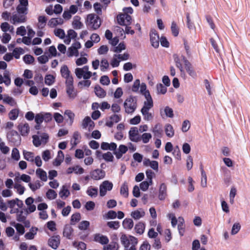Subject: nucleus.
I'll return each instance as SVG.
<instances>
[{"label":"nucleus","instance_id":"obj_1","mask_svg":"<svg viewBox=\"0 0 250 250\" xmlns=\"http://www.w3.org/2000/svg\"><path fill=\"white\" fill-rule=\"evenodd\" d=\"M62 77L65 79V85L66 93L70 98L74 99L76 96V93L74 92L73 85V78L71 75L70 71L66 65H62L60 70Z\"/></svg>","mask_w":250,"mask_h":250},{"label":"nucleus","instance_id":"obj_2","mask_svg":"<svg viewBox=\"0 0 250 250\" xmlns=\"http://www.w3.org/2000/svg\"><path fill=\"white\" fill-rule=\"evenodd\" d=\"M86 24L92 30H96L101 25V20L98 15L94 14H90L87 16Z\"/></svg>","mask_w":250,"mask_h":250},{"label":"nucleus","instance_id":"obj_3","mask_svg":"<svg viewBox=\"0 0 250 250\" xmlns=\"http://www.w3.org/2000/svg\"><path fill=\"white\" fill-rule=\"evenodd\" d=\"M125 112L127 114L133 113L137 108V100L135 97L130 96L124 104Z\"/></svg>","mask_w":250,"mask_h":250},{"label":"nucleus","instance_id":"obj_4","mask_svg":"<svg viewBox=\"0 0 250 250\" xmlns=\"http://www.w3.org/2000/svg\"><path fill=\"white\" fill-rule=\"evenodd\" d=\"M7 138L8 141L14 146H19L21 143V137L18 132L12 130L9 131L7 134Z\"/></svg>","mask_w":250,"mask_h":250},{"label":"nucleus","instance_id":"obj_5","mask_svg":"<svg viewBox=\"0 0 250 250\" xmlns=\"http://www.w3.org/2000/svg\"><path fill=\"white\" fill-rule=\"evenodd\" d=\"M150 41L151 45L155 48H157L159 46L160 37L157 31L152 29L149 32Z\"/></svg>","mask_w":250,"mask_h":250},{"label":"nucleus","instance_id":"obj_6","mask_svg":"<svg viewBox=\"0 0 250 250\" xmlns=\"http://www.w3.org/2000/svg\"><path fill=\"white\" fill-rule=\"evenodd\" d=\"M118 23L121 25H129L132 21L131 17L126 13H121L117 16Z\"/></svg>","mask_w":250,"mask_h":250},{"label":"nucleus","instance_id":"obj_7","mask_svg":"<svg viewBox=\"0 0 250 250\" xmlns=\"http://www.w3.org/2000/svg\"><path fill=\"white\" fill-rule=\"evenodd\" d=\"M182 59L184 62L185 69L189 76L193 78L197 77V74L193 69L191 63L186 59V58L182 56Z\"/></svg>","mask_w":250,"mask_h":250},{"label":"nucleus","instance_id":"obj_8","mask_svg":"<svg viewBox=\"0 0 250 250\" xmlns=\"http://www.w3.org/2000/svg\"><path fill=\"white\" fill-rule=\"evenodd\" d=\"M60 244V237L59 235H53L49 238L48 240V245L52 249H57Z\"/></svg>","mask_w":250,"mask_h":250},{"label":"nucleus","instance_id":"obj_9","mask_svg":"<svg viewBox=\"0 0 250 250\" xmlns=\"http://www.w3.org/2000/svg\"><path fill=\"white\" fill-rule=\"evenodd\" d=\"M128 133L129 139L131 141L138 142L141 140V138L139 136L138 130L137 127H131Z\"/></svg>","mask_w":250,"mask_h":250},{"label":"nucleus","instance_id":"obj_10","mask_svg":"<svg viewBox=\"0 0 250 250\" xmlns=\"http://www.w3.org/2000/svg\"><path fill=\"white\" fill-rule=\"evenodd\" d=\"M105 172L102 169H96L90 172L91 178L98 180L104 178L105 176Z\"/></svg>","mask_w":250,"mask_h":250},{"label":"nucleus","instance_id":"obj_11","mask_svg":"<svg viewBox=\"0 0 250 250\" xmlns=\"http://www.w3.org/2000/svg\"><path fill=\"white\" fill-rule=\"evenodd\" d=\"M18 129L23 136H27L30 130L29 125L27 123H20L18 126Z\"/></svg>","mask_w":250,"mask_h":250},{"label":"nucleus","instance_id":"obj_12","mask_svg":"<svg viewBox=\"0 0 250 250\" xmlns=\"http://www.w3.org/2000/svg\"><path fill=\"white\" fill-rule=\"evenodd\" d=\"M94 240L102 245L107 244L109 242V239L106 236L102 235L100 233H96L94 235Z\"/></svg>","mask_w":250,"mask_h":250},{"label":"nucleus","instance_id":"obj_13","mask_svg":"<svg viewBox=\"0 0 250 250\" xmlns=\"http://www.w3.org/2000/svg\"><path fill=\"white\" fill-rule=\"evenodd\" d=\"M128 150L127 147L124 145H121L119 146L118 150L116 149L113 152L118 159H120L123 155Z\"/></svg>","mask_w":250,"mask_h":250},{"label":"nucleus","instance_id":"obj_14","mask_svg":"<svg viewBox=\"0 0 250 250\" xmlns=\"http://www.w3.org/2000/svg\"><path fill=\"white\" fill-rule=\"evenodd\" d=\"M11 78L9 71H5L3 73V77L0 74V84L4 83L7 86L11 84Z\"/></svg>","mask_w":250,"mask_h":250},{"label":"nucleus","instance_id":"obj_15","mask_svg":"<svg viewBox=\"0 0 250 250\" xmlns=\"http://www.w3.org/2000/svg\"><path fill=\"white\" fill-rule=\"evenodd\" d=\"M167 196V187L165 183L160 185L158 197L160 200H164Z\"/></svg>","mask_w":250,"mask_h":250},{"label":"nucleus","instance_id":"obj_16","mask_svg":"<svg viewBox=\"0 0 250 250\" xmlns=\"http://www.w3.org/2000/svg\"><path fill=\"white\" fill-rule=\"evenodd\" d=\"M101 148L103 150H110L114 151L117 148V145L113 142L110 144L106 142H103L101 145Z\"/></svg>","mask_w":250,"mask_h":250},{"label":"nucleus","instance_id":"obj_17","mask_svg":"<svg viewBox=\"0 0 250 250\" xmlns=\"http://www.w3.org/2000/svg\"><path fill=\"white\" fill-rule=\"evenodd\" d=\"M149 109L147 108L142 107L141 113L143 116L144 119L146 121H150L153 118L152 114L149 112Z\"/></svg>","mask_w":250,"mask_h":250},{"label":"nucleus","instance_id":"obj_18","mask_svg":"<svg viewBox=\"0 0 250 250\" xmlns=\"http://www.w3.org/2000/svg\"><path fill=\"white\" fill-rule=\"evenodd\" d=\"M82 125L83 128H86L89 126V129L90 128L92 129L94 127V123L91 120L89 117L87 116L83 120Z\"/></svg>","mask_w":250,"mask_h":250},{"label":"nucleus","instance_id":"obj_19","mask_svg":"<svg viewBox=\"0 0 250 250\" xmlns=\"http://www.w3.org/2000/svg\"><path fill=\"white\" fill-rule=\"evenodd\" d=\"M94 91L95 94L99 98H103L106 96L105 91L99 85L95 86Z\"/></svg>","mask_w":250,"mask_h":250},{"label":"nucleus","instance_id":"obj_20","mask_svg":"<svg viewBox=\"0 0 250 250\" xmlns=\"http://www.w3.org/2000/svg\"><path fill=\"white\" fill-rule=\"evenodd\" d=\"M200 169L201 170L202 176L201 185L202 187L205 188L207 185V176L206 172L203 169V166L202 164H201L200 166Z\"/></svg>","mask_w":250,"mask_h":250},{"label":"nucleus","instance_id":"obj_21","mask_svg":"<svg viewBox=\"0 0 250 250\" xmlns=\"http://www.w3.org/2000/svg\"><path fill=\"white\" fill-rule=\"evenodd\" d=\"M81 17L78 16H76L74 17L73 21L72 22V26L75 29H81L83 24L81 22Z\"/></svg>","mask_w":250,"mask_h":250},{"label":"nucleus","instance_id":"obj_22","mask_svg":"<svg viewBox=\"0 0 250 250\" xmlns=\"http://www.w3.org/2000/svg\"><path fill=\"white\" fill-rule=\"evenodd\" d=\"M73 231V228L69 225H66L63 229V235L68 239H70Z\"/></svg>","mask_w":250,"mask_h":250},{"label":"nucleus","instance_id":"obj_23","mask_svg":"<svg viewBox=\"0 0 250 250\" xmlns=\"http://www.w3.org/2000/svg\"><path fill=\"white\" fill-rule=\"evenodd\" d=\"M125 31H124V29L120 27H117V31L118 32L121 33V36H122L123 35V34H130L131 35H133L134 34V31L133 30L131 29V27L128 26V25H125Z\"/></svg>","mask_w":250,"mask_h":250},{"label":"nucleus","instance_id":"obj_24","mask_svg":"<svg viewBox=\"0 0 250 250\" xmlns=\"http://www.w3.org/2000/svg\"><path fill=\"white\" fill-rule=\"evenodd\" d=\"M36 175L40 179L44 182L47 180V176L46 172L41 168H38L36 171Z\"/></svg>","mask_w":250,"mask_h":250},{"label":"nucleus","instance_id":"obj_25","mask_svg":"<svg viewBox=\"0 0 250 250\" xmlns=\"http://www.w3.org/2000/svg\"><path fill=\"white\" fill-rule=\"evenodd\" d=\"M62 23L63 20L62 18H52L48 21V25L51 27H54Z\"/></svg>","mask_w":250,"mask_h":250},{"label":"nucleus","instance_id":"obj_26","mask_svg":"<svg viewBox=\"0 0 250 250\" xmlns=\"http://www.w3.org/2000/svg\"><path fill=\"white\" fill-rule=\"evenodd\" d=\"M12 20L13 23H22L26 21V16L24 15H18L17 14L13 15L12 16Z\"/></svg>","mask_w":250,"mask_h":250},{"label":"nucleus","instance_id":"obj_27","mask_svg":"<svg viewBox=\"0 0 250 250\" xmlns=\"http://www.w3.org/2000/svg\"><path fill=\"white\" fill-rule=\"evenodd\" d=\"M38 230V228L32 227L30 231L27 232L24 237L26 239L32 240L34 238L35 235L37 234V231Z\"/></svg>","mask_w":250,"mask_h":250},{"label":"nucleus","instance_id":"obj_28","mask_svg":"<svg viewBox=\"0 0 250 250\" xmlns=\"http://www.w3.org/2000/svg\"><path fill=\"white\" fill-rule=\"evenodd\" d=\"M120 194L125 198L128 196V188L126 182H125L121 187Z\"/></svg>","mask_w":250,"mask_h":250},{"label":"nucleus","instance_id":"obj_29","mask_svg":"<svg viewBox=\"0 0 250 250\" xmlns=\"http://www.w3.org/2000/svg\"><path fill=\"white\" fill-rule=\"evenodd\" d=\"M123 227L125 229H131L134 226L133 220L130 218H125L123 222Z\"/></svg>","mask_w":250,"mask_h":250},{"label":"nucleus","instance_id":"obj_30","mask_svg":"<svg viewBox=\"0 0 250 250\" xmlns=\"http://www.w3.org/2000/svg\"><path fill=\"white\" fill-rule=\"evenodd\" d=\"M179 224L178 229L181 236H183L185 232L184 220L182 217H179Z\"/></svg>","mask_w":250,"mask_h":250},{"label":"nucleus","instance_id":"obj_31","mask_svg":"<svg viewBox=\"0 0 250 250\" xmlns=\"http://www.w3.org/2000/svg\"><path fill=\"white\" fill-rule=\"evenodd\" d=\"M23 155L24 158L28 161L31 162L34 161V154L32 152L27 151L25 150L23 151Z\"/></svg>","mask_w":250,"mask_h":250},{"label":"nucleus","instance_id":"obj_32","mask_svg":"<svg viewBox=\"0 0 250 250\" xmlns=\"http://www.w3.org/2000/svg\"><path fill=\"white\" fill-rule=\"evenodd\" d=\"M38 28L42 29L46 25L47 18L44 16H40L38 17Z\"/></svg>","mask_w":250,"mask_h":250},{"label":"nucleus","instance_id":"obj_33","mask_svg":"<svg viewBox=\"0 0 250 250\" xmlns=\"http://www.w3.org/2000/svg\"><path fill=\"white\" fill-rule=\"evenodd\" d=\"M165 132L167 136L172 137L174 135L173 126L170 124H167L165 126Z\"/></svg>","mask_w":250,"mask_h":250},{"label":"nucleus","instance_id":"obj_34","mask_svg":"<svg viewBox=\"0 0 250 250\" xmlns=\"http://www.w3.org/2000/svg\"><path fill=\"white\" fill-rule=\"evenodd\" d=\"M3 102L8 104L11 106H15L17 105V102L12 97H10L8 95L4 96V97L3 99Z\"/></svg>","mask_w":250,"mask_h":250},{"label":"nucleus","instance_id":"obj_35","mask_svg":"<svg viewBox=\"0 0 250 250\" xmlns=\"http://www.w3.org/2000/svg\"><path fill=\"white\" fill-rule=\"evenodd\" d=\"M73 139H74L73 143L71 142L73 146H77L80 142L81 139V136L80 132L78 131H76L73 133Z\"/></svg>","mask_w":250,"mask_h":250},{"label":"nucleus","instance_id":"obj_36","mask_svg":"<svg viewBox=\"0 0 250 250\" xmlns=\"http://www.w3.org/2000/svg\"><path fill=\"white\" fill-rule=\"evenodd\" d=\"M145 224L142 222H139L135 226V230L136 233L139 234H142L145 230Z\"/></svg>","mask_w":250,"mask_h":250},{"label":"nucleus","instance_id":"obj_37","mask_svg":"<svg viewBox=\"0 0 250 250\" xmlns=\"http://www.w3.org/2000/svg\"><path fill=\"white\" fill-rule=\"evenodd\" d=\"M19 110L18 109H12L8 113L9 118L11 120H15L18 117Z\"/></svg>","mask_w":250,"mask_h":250},{"label":"nucleus","instance_id":"obj_38","mask_svg":"<svg viewBox=\"0 0 250 250\" xmlns=\"http://www.w3.org/2000/svg\"><path fill=\"white\" fill-rule=\"evenodd\" d=\"M171 30L172 35L174 37H177L178 36L179 33V28L175 21H172L171 23Z\"/></svg>","mask_w":250,"mask_h":250},{"label":"nucleus","instance_id":"obj_39","mask_svg":"<svg viewBox=\"0 0 250 250\" xmlns=\"http://www.w3.org/2000/svg\"><path fill=\"white\" fill-rule=\"evenodd\" d=\"M153 132L155 136L159 137H161L163 133V130L160 124H157L155 125L153 129Z\"/></svg>","mask_w":250,"mask_h":250},{"label":"nucleus","instance_id":"obj_40","mask_svg":"<svg viewBox=\"0 0 250 250\" xmlns=\"http://www.w3.org/2000/svg\"><path fill=\"white\" fill-rule=\"evenodd\" d=\"M81 215L79 212H76L72 215L70 222L71 225H74L75 223H77L80 221Z\"/></svg>","mask_w":250,"mask_h":250},{"label":"nucleus","instance_id":"obj_41","mask_svg":"<svg viewBox=\"0 0 250 250\" xmlns=\"http://www.w3.org/2000/svg\"><path fill=\"white\" fill-rule=\"evenodd\" d=\"M145 212L144 211L140 212L137 210L131 212V215L135 220H138L143 217L145 215Z\"/></svg>","mask_w":250,"mask_h":250},{"label":"nucleus","instance_id":"obj_42","mask_svg":"<svg viewBox=\"0 0 250 250\" xmlns=\"http://www.w3.org/2000/svg\"><path fill=\"white\" fill-rule=\"evenodd\" d=\"M11 224L15 227L17 231L20 234L22 235L24 233L25 229L21 224L19 223L15 224V222L11 223Z\"/></svg>","mask_w":250,"mask_h":250},{"label":"nucleus","instance_id":"obj_43","mask_svg":"<svg viewBox=\"0 0 250 250\" xmlns=\"http://www.w3.org/2000/svg\"><path fill=\"white\" fill-rule=\"evenodd\" d=\"M46 195L48 199L52 200L57 197V194L55 190L49 189L46 192Z\"/></svg>","mask_w":250,"mask_h":250},{"label":"nucleus","instance_id":"obj_44","mask_svg":"<svg viewBox=\"0 0 250 250\" xmlns=\"http://www.w3.org/2000/svg\"><path fill=\"white\" fill-rule=\"evenodd\" d=\"M77 36V33L73 29H69L67 31V40L70 43L71 39H74Z\"/></svg>","mask_w":250,"mask_h":250},{"label":"nucleus","instance_id":"obj_45","mask_svg":"<svg viewBox=\"0 0 250 250\" xmlns=\"http://www.w3.org/2000/svg\"><path fill=\"white\" fill-rule=\"evenodd\" d=\"M11 157L13 159L16 161H19L20 159V155L19 150L15 147L13 148L12 151Z\"/></svg>","mask_w":250,"mask_h":250},{"label":"nucleus","instance_id":"obj_46","mask_svg":"<svg viewBox=\"0 0 250 250\" xmlns=\"http://www.w3.org/2000/svg\"><path fill=\"white\" fill-rule=\"evenodd\" d=\"M164 114L166 116L169 118H173L174 116L173 109L169 106L165 107L164 110Z\"/></svg>","mask_w":250,"mask_h":250},{"label":"nucleus","instance_id":"obj_47","mask_svg":"<svg viewBox=\"0 0 250 250\" xmlns=\"http://www.w3.org/2000/svg\"><path fill=\"white\" fill-rule=\"evenodd\" d=\"M103 158L106 162H113L114 156L110 152H107L103 154Z\"/></svg>","mask_w":250,"mask_h":250},{"label":"nucleus","instance_id":"obj_48","mask_svg":"<svg viewBox=\"0 0 250 250\" xmlns=\"http://www.w3.org/2000/svg\"><path fill=\"white\" fill-rule=\"evenodd\" d=\"M87 194L91 197H96L98 194V189L90 187L86 191Z\"/></svg>","mask_w":250,"mask_h":250},{"label":"nucleus","instance_id":"obj_49","mask_svg":"<svg viewBox=\"0 0 250 250\" xmlns=\"http://www.w3.org/2000/svg\"><path fill=\"white\" fill-rule=\"evenodd\" d=\"M27 7L19 5L17 7V11L20 14H23L25 16L27 14Z\"/></svg>","mask_w":250,"mask_h":250},{"label":"nucleus","instance_id":"obj_50","mask_svg":"<svg viewBox=\"0 0 250 250\" xmlns=\"http://www.w3.org/2000/svg\"><path fill=\"white\" fill-rule=\"evenodd\" d=\"M157 90L158 94H164L167 91V88L162 83L157 84Z\"/></svg>","mask_w":250,"mask_h":250},{"label":"nucleus","instance_id":"obj_51","mask_svg":"<svg viewBox=\"0 0 250 250\" xmlns=\"http://www.w3.org/2000/svg\"><path fill=\"white\" fill-rule=\"evenodd\" d=\"M107 226L111 228L115 229H118L120 227V223L119 221H110L107 223Z\"/></svg>","mask_w":250,"mask_h":250},{"label":"nucleus","instance_id":"obj_52","mask_svg":"<svg viewBox=\"0 0 250 250\" xmlns=\"http://www.w3.org/2000/svg\"><path fill=\"white\" fill-rule=\"evenodd\" d=\"M23 60L25 63L28 64L32 63L35 61L34 58L30 55H25Z\"/></svg>","mask_w":250,"mask_h":250},{"label":"nucleus","instance_id":"obj_53","mask_svg":"<svg viewBox=\"0 0 250 250\" xmlns=\"http://www.w3.org/2000/svg\"><path fill=\"white\" fill-rule=\"evenodd\" d=\"M190 127V124L188 120H185L182 124V130L184 132H187Z\"/></svg>","mask_w":250,"mask_h":250},{"label":"nucleus","instance_id":"obj_54","mask_svg":"<svg viewBox=\"0 0 250 250\" xmlns=\"http://www.w3.org/2000/svg\"><path fill=\"white\" fill-rule=\"evenodd\" d=\"M54 34L60 39H63L65 37V32L62 29L59 28L54 30Z\"/></svg>","mask_w":250,"mask_h":250},{"label":"nucleus","instance_id":"obj_55","mask_svg":"<svg viewBox=\"0 0 250 250\" xmlns=\"http://www.w3.org/2000/svg\"><path fill=\"white\" fill-rule=\"evenodd\" d=\"M93 7L95 11L98 15H101L102 14V6L100 3H95L93 5Z\"/></svg>","mask_w":250,"mask_h":250},{"label":"nucleus","instance_id":"obj_56","mask_svg":"<svg viewBox=\"0 0 250 250\" xmlns=\"http://www.w3.org/2000/svg\"><path fill=\"white\" fill-rule=\"evenodd\" d=\"M90 223L87 221H83L79 225V229L80 230H86L89 227Z\"/></svg>","mask_w":250,"mask_h":250},{"label":"nucleus","instance_id":"obj_57","mask_svg":"<svg viewBox=\"0 0 250 250\" xmlns=\"http://www.w3.org/2000/svg\"><path fill=\"white\" fill-rule=\"evenodd\" d=\"M117 217V213L116 211L110 210L105 214V218L108 219H114Z\"/></svg>","mask_w":250,"mask_h":250},{"label":"nucleus","instance_id":"obj_58","mask_svg":"<svg viewBox=\"0 0 250 250\" xmlns=\"http://www.w3.org/2000/svg\"><path fill=\"white\" fill-rule=\"evenodd\" d=\"M152 136L149 133H143L142 135V137L141 138V140L142 139L143 142L145 144L147 143L149 140L151 138Z\"/></svg>","mask_w":250,"mask_h":250},{"label":"nucleus","instance_id":"obj_59","mask_svg":"<svg viewBox=\"0 0 250 250\" xmlns=\"http://www.w3.org/2000/svg\"><path fill=\"white\" fill-rule=\"evenodd\" d=\"M23 49L21 47L16 48L14 49L12 54L16 59H18L20 58V54L23 53Z\"/></svg>","mask_w":250,"mask_h":250},{"label":"nucleus","instance_id":"obj_60","mask_svg":"<svg viewBox=\"0 0 250 250\" xmlns=\"http://www.w3.org/2000/svg\"><path fill=\"white\" fill-rule=\"evenodd\" d=\"M79 55L78 51L75 49L72 46L68 48V56L72 57L74 55L77 56Z\"/></svg>","mask_w":250,"mask_h":250},{"label":"nucleus","instance_id":"obj_61","mask_svg":"<svg viewBox=\"0 0 250 250\" xmlns=\"http://www.w3.org/2000/svg\"><path fill=\"white\" fill-rule=\"evenodd\" d=\"M32 138L33 144L36 147H39L41 145V141L39 136L34 135L32 136Z\"/></svg>","mask_w":250,"mask_h":250},{"label":"nucleus","instance_id":"obj_62","mask_svg":"<svg viewBox=\"0 0 250 250\" xmlns=\"http://www.w3.org/2000/svg\"><path fill=\"white\" fill-rule=\"evenodd\" d=\"M109 67V63L107 60L105 59H103L101 61V70L102 71H104Z\"/></svg>","mask_w":250,"mask_h":250},{"label":"nucleus","instance_id":"obj_63","mask_svg":"<svg viewBox=\"0 0 250 250\" xmlns=\"http://www.w3.org/2000/svg\"><path fill=\"white\" fill-rule=\"evenodd\" d=\"M35 121L37 124H41L43 121V113H38L35 116Z\"/></svg>","mask_w":250,"mask_h":250},{"label":"nucleus","instance_id":"obj_64","mask_svg":"<svg viewBox=\"0 0 250 250\" xmlns=\"http://www.w3.org/2000/svg\"><path fill=\"white\" fill-rule=\"evenodd\" d=\"M105 247L109 250H117L119 248V246L116 242H111Z\"/></svg>","mask_w":250,"mask_h":250}]
</instances>
